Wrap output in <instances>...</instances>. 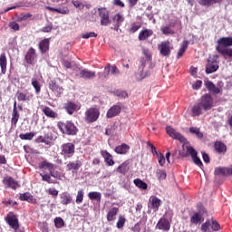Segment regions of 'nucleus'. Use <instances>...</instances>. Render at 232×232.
Listing matches in <instances>:
<instances>
[{"instance_id": "1", "label": "nucleus", "mask_w": 232, "mask_h": 232, "mask_svg": "<svg viewBox=\"0 0 232 232\" xmlns=\"http://www.w3.org/2000/svg\"><path fill=\"white\" fill-rule=\"evenodd\" d=\"M166 131L168 133V135H169V137H171L172 139H176V140H179V142H183V150L184 151H186L188 153V155H190L194 164H196V166H198L199 168H202L203 164H202V160H200V158H198V152H197L195 150V149L193 147H191L189 144L186 143V138H184V136H182V134H180L179 132H177V130H175V129L168 126L166 128Z\"/></svg>"}, {"instance_id": "2", "label": "nucleus", "mask_w": 232, "mask_h": 232, "mask_svg": "<svg viewBox=\"0 0 232 232\" xmlns=\"http://www.w3.org/2000/svg\"><path fill=\"white\" fill-rule=\"evenodd\" d=\"M216 50L218 53H221L223 57H229L232 59V37H221L217 41Z\"/></svg>"}, {"instance_id": "3", "label": "nucleus", "mask_w": 232, "mask_h": 232, "mask_svg": "<svg viewBox=\"0 0 232 232\" xmlns=\"http://www.w3.org/2000/svg\"><path fill=\"white\" fill-rule=\"evenodd\" d=\"M142 53L145 57L140 58V66L137 73V79H139L140 81L145 79L147 74L144 72V68H146V65L149 63L150 61H151V53H150V50L148 48L142 47Z\"/></svg>"}, {"instance_id": "4", "label": "nucleus", "mask_w": 232, "mask_h": 232, "mask_svg": "<svg viewBox=\"0 0 232 232\" xmlns=\"http://www.w3.org/2000/svg\"><path fill=\"white\" fill-rule=\"evenodd\" d=\"M101 111L95 107H92L85 111V121L88 123L95 122L99 119Z\"/></svg>"}, {"instance_id": "5", "label": "nucleus", "mask_w": 232, "mask_h": 232, "mask_svg": "<svg viewBox=\"0 0 232 232\" xmlns=\"http://www.w3.org/2000/svg\"><path fill=\"white\" fill-rule=\"evenodd\" d=\"M199 103L203 107L204 111H209L215 106V100H213L211 94L207 93L200 98Z\"/></svg>"}, {"instance_id": "6", "label": "nucleus", "mask_w": 232, "mask_h": 232, "mask_svg": "<svg viewBox=\"0 0 232 232\" xmlns=\"http://www.w3.org/2000/svg\"><path fill=\"white\" fill-rule=\"evenodd\" d=\"M59 128L63 133L66 135H76L77 134V127L71 121H66L59 125Z\"/></svg>"}, {"instance_id": "7", "label": "nucleus", "mask_w": 232, "mask_h": 232, "mask_svg": "<svg viewBox=\"0 0 232 232\" xmlns=\"http://www.w3.org/2000/svg\"><path fill=\"white\" fill-rule=\"evenodd\" d=\"M218 70V55H214L208 59L206 73H215Z\"/></svg>"}, {"instance_id": "8", "label": "nucleus", "mask_w": 232, "mask_h": 232, "mask_svg": "<svg viewBox=\"0 0 232 232\" xmlns=\"http://www.w3.org/2000/svg\"><path fill=\"white\" fill-rule=\"evenodd\" d=\"M100 17H101V24L102 26H108V24H110L111 23V21H110V14L108 13V9L107 8H100L98 9Z\"/></svg>"}, {"instance_id": "9", "label": "nucleus", "mask_w": 232, "mask_h": 232, "mask_svg": "<svg viewBox=\"0 0 232 232\" xmlns=\"http://www.w3.org/2000/svg\"><path fill=\"white\" fill-rule=\"evenodd\" d=\"M73 153H75V145L73 143L68 142L62 145V155L73 157Z\"/></svg>"}, {"instance_id": "10", "label": "nucleus", "mask_w": 232, "mask_h": 232, "mask_svg": "<svg viewBox=\"0 0 232 232\" xmlns=\"http://www.w3.org/2000/svg\"><path fill=\"white\" fill-rule=\"evenodd\" d=\"M156 229H160V231H169L171 229V223L166 218H161L156 225Z\"/></svg>"}, {"instance_id": "11", "label": "nucleus", "mask_w": 232, "mask_h": 232, "mask_svg": "<svg viewBox=\"0 0 232 232\" xmlns=\"http://www.w3.org/2000/svg\"><path fill=\"white\" fill-rule=\"evenodd\" d=\"M160 53L163 55V57H169L171 53V45H169V42H162L159 45Z\"/></svg>"}, {"instance_id": "12", "label": "nucleus", "mask_w": 232, "mask_h": 232, "mask_svg": "<svg viewBox=\"0 0 232 232\" xmlns=\"http://www.w3.org/2000/svg\"><path fill=\"white\" fill-rule=\"evenodd\" d=\"M49 89L53 92L55 97H61V95H63V92H64V89L59 86V84H57V82H55L54 81H51L49 82Z\"/></svg>"}, {"instance_id": "13", "label": "nucleus", "mask_w": 232, "mask_h": 232, "mask_svg": "<svg viewBox=\"0 0 232 232\" xmlns=\"http://www.w3.org/2000/svg\"><path fill=\"white\" fill-rule=\"evenodd\" d=\"M79 77L81 79H85V81H92V79H95L96 73L93 71H90L88 69H82L79 72Z\"/></svg>"}, {"instance_id": "14", "label": "nucleus", "mask_w": 232, "mask_h": 232, "mask_svg": "<svg viewBox=\"0 0 232 232\" xmlns=\"http://www.w3.org/2000/svg\"><path fill=\"white\" fill-rule=\"evenodd\" d=\"M15 97L17 99V101H19L20 102H28L30 101H32L34 95L31 94L30 92H17L15 93Z\"/></svg>"}, {"instance_id": "15", "label": "nucleus", "mask_w": 232, "mask_h": 232, "mask_svg": "<svg viewBox=\"0 0 232 232\" xmlns=\"http://www.w3.org/2000/svg\"><path fill=\"white\" fill-rule=\"evenodd\" d=\"M202 215V211L194 213L190 217V224H194L195 226H198V224H202V222H204V216Z\"/></svg>"}, {"instance_id": "16", "label": "nucleus", "mask_w": 232, "mask_h": 232, "mask_svg": "<svg viewBox=\"0 0 232 232\" xmlns=\"http://www.w3.org/2000/svg\"><path fill=\"white\" fill-rule=\"evenodd\" d=\"M160 202L161 201L159 198L150 197L149 204L150 209H152L154 213H157V211H159V208H160Z\"/></svg>"}, {"instance_id": "17", "label": "nucleus", "mask_w": 232, "mask_h": 232, "mask_svg": "<svg viewBox=\"0 0 232 232\" xmlns=\"http://www.w3.org/2000/svg\"><path fill=\"white\" fill-rule=\"evenodd\" d=\"M81 166H82V160H76L75 161L67 163L66 169L67 171H72V169L77 171L81 169Z\"/></svg>"}, {"instance_id": "18", "label": "nucleus", "mask_w": 232, "mask_h": 232, "mask_svg": "<svg viewBox=\"0 0 232 232\" xmlns=\"http://www.w3.org/2000/svg\"><path fill=\"white\" fill-rule=\"evenodd\" d=\"M204 107L200 104V102L195 103L191 108V115L192 117H198L204 113Z\"/></svg>"}, {"instance_id": "19", "label": "nucleus", "mask_w": 232, "mask_h": 232, "mask_svg": "<svg viewBox=\"0 0 232 232\" xmlns=\"http://www.w3.org/2000/svg\"><path fill=\"white\" fill-rule=\"evenodd\" d=\"M64 109L66 110L67 113H69V115H73L74 111L81 110V106L75 104L74 102H67L64 104Z\"/></svg>"}, {"instance_id": "20", "label": "nucleus", "mask_w": 232, "mask_h": 232, "mask_svg": "<svg viewBox=\"0 0 232 232\" xmlns=\"http://www.w3.org/2000/svg\"><path fill=\"white\" fill-rule=\"evenodd\" d=\"M117 215H119V208L112 207L107 212V220L108 222H113L117 218Z\"/></svg>"}, {"instance_id": "21", "label": "nucleus", "mask_w": 232, "mask_h": 232, "mask_svg": "<svg viewBox=\"0 0 232 232\" xmlns=\"http://www.w3.org/2000/svg\"><path fill=\"white\" fill-rule=\"evenodd\" d=\"M121 107L119 105H113L111 107L106 114L107 119H113V117H117L119 113H121Z\"/></svg>"}, {"instance_id": "22", "label": "nucleus", "mask_w": 232, "mask_h": 232, "mask_svg": "<svg viewBox=\"0 0 232 232\" xmlns=\"http://www.w3.org/2000/svg\"><path fill=\"white\" fill-rule=\"evenodd\" d=\"M5 186L7 188H12V189H16L19 188V183L15 181L12 177H5L3 180Z\"/></svg>"}, {"instance_id": "23", "label": "nucleus", "mask_w": 232, "mask_h": 232, "mask_svg": "<svg viewBox=\"0 0 232 232\" xmlns=\"http://www.w3.org/2000/svg\"><path fill=\"white\" fill-rule=\"evenodd\" d=\"M60 198H61V204H63V206H68V204H72L73 198H72V195H70V193L68 192H63L60 195Z\"/></svg>"}, {"instance_id": "24", "label": "nucleus", "mask_w": 232, "mask_h": 232, "mask_svg": "<svg viewBox=\"0 0 232 232\" xmlns=\"http://www.w3.org/2000/svg\"><path fill=\"white\" fill-rule=\"evenodd\" d=\"M46 9L50 12H56L57 14H62V15H68V14H70V9L67 6H61L59 8L46 6Z\"/></svg>"}, {"instance_id": "25", "label": "nucleus", "mask_w": 232, "mask_h": 232, "mask_svg": "<svg viewBox=\"0 0 232 232\" xmlns=\"http://www.w3.org/2000/svg\"><path fill=\"white\" fill-rule=\"evenodd\" d=\"M215 175L218 177H227V175H231V172L227 167H218L215 169Z\"/></svg>"}, {"instance_id": "26", "label": "nucleus", "mask_w": 232, "mask_h": 232, "mask_svg": "<svg viewBox=\"0 0 232 232\" xmlns=\"http://www.w3.org/2000/svg\"><path fill=\"white\" fill-rule=\"evenodd\" d=\"M205 85L210 93H213L214 95L220 93V88L217 87L212 82L207 81L205 82Z\"/></svg>"}, {"instance_id": "27", "label": "nucleus", "mask_w": 232, "mask_h": 232, "mask_svg": "<svg viewBox=\"0 0 232 232\" xmlns=\"http://www.w3.org/2000/svg\"><path fill=\"white\" fill-rule=\"evenodd\" d=\"M7 222L13 229H19V220H17V218L13 215L7 216Z\"/></svg>"}, {"instance_id": "28", "label": "nucleus", "mask_w": 232, "mask_h": 232, "mask_svg": "<svg viewBox=\"0 0 232 232\" xmlns=\"http://www.w3.org/2000/svg\"><path fill=\"white\" fill-rule=\"evenodd\" d=\"M6 64H7L6 54L3 53L0 55V68H1L2 75H5V73H6Z\"/></svg>"}, {"instance_id": "29", "label": "nucleus", "mask_w": 232, "mask_h": 232, "mask_svg": "<svg viewBox=\"0 0 232 232\" xmlns=\"http://www.w3.org/2000/svg\"><path fill=\"white\" fill-rule=\"evenodd\" d=\"M114 151L118 153V155H126L128 151H130V146L127 144H121L115 148Z\"/></svg>"}, {"instance_id": "30", "label": "nucleus", "mask_w": 232, "mask_h": 232, "mask_svg": "<svg viewBox=\"0 0 232 232\" xmlns=\"http://www.w3.org/2000/svg\"><path fill=\"white\" fill-rule=\"evenodd\" d=\"M35 60V49L30 48L25 55V61L28 64H32Z\"/></svg>"}, {"instance_id": "31", "label": "nucleus", "mask_w": 232, "mask_h": 232, "mask_svg": "<svg viewBox=\"0 0 232 232\" xmlns=\"http://www.w3.org/2000/svg\"><path fill=\"white\" fill-rule=\"evenodd\" d=\"M42 111L46 117H50L51 119H57L58 117V114L50 107H43Z\"/></svg>"}, {"instance_id": "32", "label": "nucleus", "mask_w": 232, "mask_h": 232, "mask_svg": "<svg viewBox=\"0 0 232 232\" xmlns=\"http://www.w3.org/2000/svg\"><path fill=\"white\" fill-rule=\"evenodd\" d=\"M112 23L115 24L116 28H120L121 24L124 23V16L121 14H117L112 17Z\"/></svg>"}, {"instance_id": "33", "label": "nucleus", "mask_w": 232, "mask_h": 232, "mask_svg": "<svg viewBox=\"0 0 232 232\" xmlns=\"http://www.w3.org/2000/svg\"><path fill=\"white\" fill-rule=\"evenodd\" d=\"M198 3L202 6H213V5H220L222 0H198Z\"/></svg>"}, {"instance_id": "34", "label": "nucleus", "mask_w": 232, "mask_h": 232, "mask_svg": "<svg viewBox=\"0 0 232 232\" xmlns=\"http://www.w3.org/2000/svg\"><path fill=\"white\" fill-rule=\"evenodd\" d=\"M151 35H153V31L148 29L143 30L139 34V40L146 41V39H148V37H151Z\"/></svg>"}, {"instance_id": "35", "label": "nucleus", "mask_w": 232, "mask_h": 232, "mask_svg": "<svg viewBox=\"0 0 232 232\" xmlns=\"http://www.w3.org/2000/svg\"><path fill=\"white\" fill-rule=\"evenodd\" d=\"M40 52L42 53H44L48 52V49L50 48V41L48 39H44L39 44Z\"/></svg>"}, {"instance_id": "36", "label": "nucleus", "mask_w": 232, "mask_h": 232, "mask_svg": "<svg viewBox=\"0 0 232 232\" xmlns=\"http://www.w3.org/2000/svg\"><path fill=\"white\" fill-rule=\"evenodd\" d=\"M40 169H48V171H52L55 169V165L53 163H50L48 161H42L39 165Z\"/></svg>"}, {"instance_id": "37", "label": "nucleus", "mask_w": 232, "mask_h": 232, "mask_svg": "<svg viewBox=\"0 0 232 232\" xmlns=\"http://www.w3.org/2000/svg\"><path fill=\"white\" fill-rule=\"evenodd\" d=\"M102 155L105 160V162H107L108 166H113L115 164V162L113 161V159L111 158V156L108 151L102 150Z\"/></svg>"}, {"instance_id": "38", "label": "nucleus", "mask_w": 232, "mask_h": 232, "mask_svg": "<svg viewBox=\"0 0 232 232\" xmlns=\"http://www.w3.org/2000/svg\"><path fill=\"white\" fill-rule=\"evenodd\" d=\"M19 111L17 110H13L12 119H11V126L15 128L17 126V122L19 121Z\"/></svg>"}, {"instance_id": "39", "label": "nucleus", "mask_w": 232, "mask_h": 232, "mask_svg": "<svg viewBox=\"0 0 232 232\" xmlns=\"http://www.w3.org/2000/svg\"><path fill=\"white\" fill-rule=\"evenodd\" d=\"M215 150L218 151V153H226L227 148L222 141H217L215 143Z\"/></svg>"}, {"instance_id": "40", "label": "nucleus", "mask_w": 232, "mask_h": 232, "mask_svg": "<svg viewBox=\"0 0 232 232\" xmlns=\"http://www.w3.org/2000/svg\"><path fill=\"white\" fill-rule=\"evenodd\" d=\"M72 5L77 8V10H84L88 7V5L82 2V0H72Z\"/></svg>"}, {"instance_id": "41", "label": "nucleus", "mask_w": 232, "mask_h": 232, "mask_svg": "<svg viewBox=\"0 0 232 232\" xmlns=\"http://www.w3.org/2000/svg\"><path fill=\"white\" fill-rule=\"evenodd\" d=\"M31 84L34 88L35 93H41V83L39 82V81H37V78H32Z\"/></svg>"}, {"instance_id": "42", "label": "nucleus", "mask_w": 232, "mask_h": 232, "mask_svg": "<svg viewBox=\"0 0 232 232\" xmlns=\"http://www.w3.org/2000/svg\"><path fill=\"white\" fill-rule=\"evenodd\" d=\"M134 184L140 189H148V184H146V182L142 181L140 179H134Z\"/></svg>"}, {"instance_id": "43", "label": "nucleus", "mask_w": 232, "mask_h": 232, "mask_svg": "<svg viewBox=\"0 0 232 232\" xmlns=\"http://www.w3.org/2000/svg\"><path fill=\"white\" fill-rule=\"evenodd\" d=\"M125 224H126V218H124V216H119L118 221L116 223V227L118 229H122Z\"/></svg>"}, {"instance_id": "44", "label": "nucleus", "mask_w": 232, "mask_h": 232, "mask_svg": "<svg viewBox=\"0 0 232 232\" xmlns=\"http://www.w3.org/2000/svg\"><path fill=\"white\" fill-rule=\"evenodd\" d=\"M188 41H184L181 44V47L179 48V52H178V58L182 57V55H184V52H186V50L188 49Z\"/></svg>"}, {"instance_id": "45", "label": "nucleus", "mask_w": 232, "mask_h": 232, "mask_svg": "<svg viewBox=\"0 0 232 232\" xmlns=\"http://www.w3.org/2000/svg\"><path fill=\"white\" fill-rule=\"evenodd\" d=\"M190 133H193L194 135H196L198 137V139H202L204 137V134H202V132H200V129L197 128V127H191L189 129Z\"/></svg>"}, {"instance_id": "46", "label": "nucleus", "mask_w": 232, "mask_h": 232, "mask_svg": "<svg viewBox=\"0 0 232 232\" xmlns=\"http://www.w3.org/2000/svg\"><path fill=\"white\" fill-rule=\"evenodd\" d=\"M156 176L158 178L159 180H166V171L162 170V169H157L156 170Z\"/></svg>"}, {"instance_id": "47", "label": "nucleus", "mask_w": 232, "mask_h": 232, "mask_svg": "<svg viewBox=\"0 0 232 232\" xmlns=\"http://www.w3.org/2000/svg\"><path fill=\"white\" fill-rule=\"evenodd\" d=\"M82 200H84V191L81 189L76 195V204H82Z\"/></svg>"}, {"instance_id": "48", "label": "nucleus", "mask_w": 232, "mask_h": 232, "mask_svg": "<svg viewBox=\"0 0 232 232\" xmlns=\"http://www.w3.org/2000/svg\"><path fill=\"white\" fill-rule=\"evenodd\" d=\"M34 132H27L24 134H20L19 138L22 140H32L34 139Z\"/></svg>"}, {"instance_id": "49", "label": "nucleus", "mask_w": 232, "mask_h": 232, "mask_svg": "<svg viewBox=\"0 0 232 232\" xmlns=\"http://www.w3.org/2000/svg\"><path fill=\"white\" fill-rule=\"evenodd\" d=\"M128 164L122 163L118 167L117 171L122 175H126V173H128Z\"/></svg>"}, {"instance_id": "50", "label": "nucleus", "mask_w": 232, "mask_h": 232, "mask_svg": "<svg viewBox=\"0 0 232 232\" xmlns=\"http://www.w3.org/2000/svg\"><path fill=\"white\" fill-rule=\"evenodd\" d=\"M88 197L91 200H99L101 201V193L100 192H90Z\"/></svg>"}, {"instance_id": "51", "label": "nucleus", "mask_w": 232, "mask_h": 232, "mask_svg": "<svg viewBox=\"0 0 232 232\" xmlns=\"http://www.w3.org/2000/svg\"><path fill=\"white\" fill-rule=\"evenodd\" d=\"M156 156L158 158V162L160 166H164V164H166V158L164 157V155L160 152H156Z\"/></svg>"}, {"instance_id": "52", "label": "nucleus", "mask_w": 232, "mask_h": 232, "mask_svg": "<svg viewBox=\"0 0 232 232\" xmlns=\"http://www.w3.org/2000/svg\"><path fill=\"white\" fill-rule=\"evenodd\" d=\"M209 227H211V220L208 219L201 225V231L202 232H208Z\"/></svg>"}, {"instance_id": "53", "label": "nucleus", "mask_w": 232, "mask_h": 232, "mask_svg": "<svg viewBox=\"0 0 232 232\" xmlns=\"http://www.w3.org/2000/svg\"><path fill=\"white\" fill-rule=\"evenodd\" d=\"M210 226H211L212 231H219L220 229V224H218V221L215 219L210 220Z\"/></svg>"}, {"instance_id": "54", "label": "nucleus", "mask_w": 232, "mask_h": 232, "mask_svg": "<svg viewBox=\"0 0 232 232\" xmlns=\"http://www.w3.org/2000/svg\"><path fill=\"white\" fill-rule=\"evenodd\" d=\"M42 177V180L44 182H48V184H53V179L50 174H40Z\"/></svg>"}, {"instance_id": "55", "label": "nucleus", "mask_w": 232, "mask_h": 232, "mask_svg": "<svg viewBox=\"0 0 232 232\" xmlns=\"http://www.w3.org/2000/svg\"><path fill=\"white\" fill-rule=\"evenodd\" d=\"M82 39H92V37H97L95 32L84 33L82 34Z\"/></svg>"}, {"instance_id": "56", "label": "nucleus", "mask_w": 232, "mask_h": 232, "mask_svg": "<svg viewBox=\"0 0 232 232\" xmlns=\"http://www.w3.org/2000/svg\"><path fill=\"white\" fill-rule=\"evenodd\" d=\"M21 200H26L27 202H30L32 200L33 197L31 193H24L20 195Z\"/></svg>"}, {"instance_id": "57", "label": "nucleus", "mask_w": 232, "mask_h": 232, "mask_svg": "<svg viewBox=\"0 0 232 232\" xmlns=\"http://www.w3.org/2000/svg\"><path fill=\"white\" fill-rule=\"evenodd\" d=\"M54 224L56 227L61 228L63 226H64V220H63L62 218H56L54 219Z\"/></svg>"}, {"instance_id": "58", "label": "nucleus", "mask_w": 232, "mask_h": 232, "mask_svg": "<svg viewBox=\"0 0 232 232\" xmlns=\"http://www.w3.org/2000/svg\"><path fill=\"white\" fill-rule=\"evenodd\" d=\"M49 173H50V176L53 177V179H61V173L55 170V169H53L52 170H50Z\"/></svg>"}, {"instance_id": "59", "label": "nucleus", "mask_w": 232, "mask_h": 232, "mask_svg": "<svg viewBox=\"0 0 232 232\" xmlns=\"http://www.w3.org/2000/svg\"><path fill=\"white\" fill-rule=\"evenodd\" d=\"M115 130H117L116 125L110 126L109 128L106 129V135H113L115 133Z\"/></svg>"}, {"instance_id": "60", "label": "nucleus", "mask_w": 232, "mask_h": 232, "mask_svg": "<svg viewBox=\"0 0 232 232\" xmlns=\"http://www.w3.org/2000/svg\"><path fill=\"white\" fill-rule=\"evenodd\" d=\"M53 30V24H48L44 27L42 28V31L44 32L45 34H48Z\"/></svg>"}, {"instance_id": "61", "label": "nucleus", "mask_w": 232, "mask_h": 232, "mask_svg": "<svg viewBox=\"0 0 232 232\" xmlns=\"http://www.w3.org/2000/svg\"><path fill=\"white\" fill-rule=\"evenodd\" d=\"M111 73L112 75H119L121 73V71L117 69V66L115 65H110Z\"/></svg>"}, {"instance_id": "62", "label": "nucleus", "mask_w": 232, "mask_h": 232, "mask_svg": "<svg viewBox=\"0 0 232 232\" xmlns=\"http://www.w3.org/2000/svg\"><path fill=\"white\" fill-rule=\"evenodd\" d=\"M161 32L165 34V35H169L174 34L173 30H171V28L165 26L161 29Z\"/></svg>"}, {"instance_id": "63", "label": "nucleus", "mask_w": 232, "mask_h": 232, "mask_svg": "<svg viewBox=\"0 0 232 232\" xmlns=\"http://www.w3.org/2000/svg\"><path fill=\"white\" fill-rule=\"evenodd\" d=\"M116 95L121 99H126V97H128V92H126L125 91H117Z\"/></svg>"}, {"instance_id": "64", "label": "nucleus", "mask_w": 232, "mask_h": 232, "mask_svg": "<svg viewBox=\"0 0 232 232\" xmlns=\"http://www.w3.org/2000/svg\"><path fill=\"white\" fill-rule=\"evenodd\" d=\"M201 86H202V81L200 80L197 81L192 84L193 90H200Z\"/></svg>"}]
</instances>
